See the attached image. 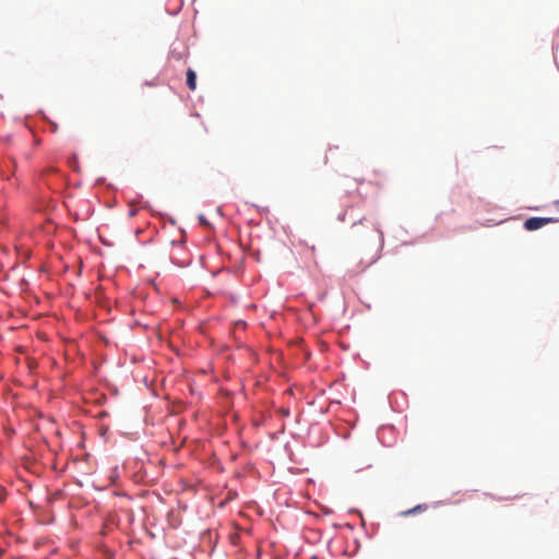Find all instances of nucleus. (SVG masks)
Returning a JSON list of instances; mask_svg holds the SVG:
<instances>
[{"label":"nucleus","instance_id":"6","mask_svg":"<svg viewBox=\"0 0 559 559\" xmlns=\"http://www.w3.org/2000/svg\"><path fill=\"white\" fill-rule=\"evenodd\" d=\"M554 204H555L556 209L559 211V200H558V201H555V203H554Z\"/></svg>","mask_w":559,"mask_h":559},{"label":"nucleus","instance_id":"2","mask_svg":"<svg viewBox=\"0 0 559 559\" xmlns=\"http://www.w3.org/2000/svg\"><path fill=\"white\" fill-rule=\"evenodd\" d=\"M187 86L194 91L197 88V74L193 70L189 69L187 71Z\"/></svg>","mask_w":559,"mask_h":559},{"label":"nucleus","instance_id":"7","mask_svg":"<svg viewBox=\"0 0 559 559\" xmlns=\"http://www.w3.org/2000/svg\"><path fill=\"white\" fill-rule=\"evenodd\" d=\"M201 222L205 224V219L203 218V216L200 217Z\"/></svg>","mask_w":559,"mask_h":559},{"label":"nucleus","instance_id":"4","mask_svg":"<svg viewBox=\"0 0 559 559\" xmlns=\"http://www.w3.org/2000/svg\"><path fill=\"white\" fill-rule=\"evenodd\" d=\"M347 212H348V211H347V210H345V211H344V213L340 214L338 219H340L341 222H345L346 216H347Z\"/></svg>","mask_w":559,"mask_h":559},{"label":"nucleus","instance_id":"3","mask_svg":"<svg viewBox=\"0 0 559 559\" xmlns=\"http://www.w3.org/2000/svg\"><path fill=\"white\" fill-rule=\"evenodd\" d=\"M423 509H425V507H423V506H420V504H419V506H417V507H415V508H413V509H411V510L406 511V512H405V514H413V513H415V512H417V511H419V510H423Z\"/></svg>","mask_w":559,"mask_h":559},{"label":"nucleus","instance_id":"1","mask_svg":"<svg viewBox=\"0 0 559 559\" xmlns=\"http://www.w3.org/2000/svg\"><path fill=\"white\" fill-rule=\"evenodd\" d=\"M559 219L552 217H530L524 222L525 229L533 231L537 230L550 223H557Z\"/></svg>","mask_w":559,"mask_h":559},{"label":"nucleus","instance_id":"5","mask_svg":"<svg viewBox=\"0 0 559 559\" xmlns=\"http://www.w3.org/2000/svg\"><path fill=\"white\" fill-rule=\"evenodd\" d=\"M129 214L130 216H134L136 214V210H131Z\"/></svg>","mask_w":559,"mask_h":559}]
</instances>
